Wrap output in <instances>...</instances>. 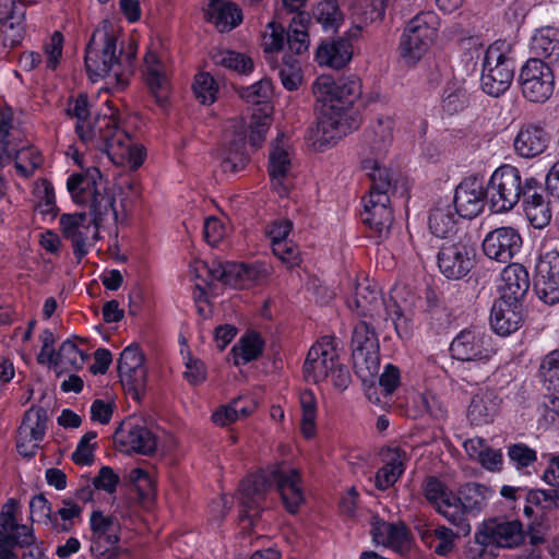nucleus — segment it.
Instances as JSON below:
<instances>
[{
  "instance_id": "f257e3e1",
  "label": "nucleus",
  "mask_w": 559,
  "mask_h": 559,
  "mask_svg": "<svg viewBox=\"0 0 559 559\" xmlns=\"http://www.w3.org/2000/svg\"><path fill=\"white\" fill-rule=\"evenodd\" d=\"M67 189L76 204L88 207V214H62L59 219L63 237L71 240L73 253L81 260L87 253L86 240L91 225L94 226V236L97 237L98 229L109 216L117 219L116 198L96 167L72 174L67 180Z\"/></svg>"
},
{
  "instance_id": "f03ea898",
  "label": "nucleus",
  "mask_w": 559,
  "mask_h": 559,
  "mask_svg": "<svg viewBox=\"0 0 559 559\" xmlns=\"http://www.w3.org/2000/svg\"><path fill=\"white\" fill-rule=\"evenodd\" d=\"M275 484L283 502L290 513H296L304 502L300 476L297 469L281 463L270 471L252 474L243 479L239 488L240 523L243 528L252 527L262 512L266 491Z\"/></svg>"
},
{
  "instance_id": "7ed1b4c3",
  "label": "nucleus",
  "mask_w": 559,
  "mask_h": 559,
  "mask_svg": "<svg viewBox=\"0 0 559 559\" xmlns=\"http://www.w3.org/2000/svg\"><path fill=\"white\" fill-rule=\"evenodd\" d=\"M75 133L88 148L106 153L118 166L138 169L144 162L143 147L134 144L130 135L118 128L112 115L92 117L83 126H75Z\"/></svg>"
},
{
  "instance_id": "20e7f679",
  "label": "nucleus",
  "mask_w": 559,
  "mask_h": 559,
  "mask_svg": "<svg viewBox=\"0 0 559 559\" xmlns=\"http://www.w3.org/2000/svg\"><path fill=\"white\" fill-rule=\"evenodd\" d=\"M117 39L111 23L104 21L94 31L85 48V67L92 81L108 78L124 87L132 74L134 53H128L122 59V48L118 49Z\"/></svg>"
},
{
  "instance_id": "39448f33",
  "label": "nucleus",
  "mask_w": 559,
  "mask_h": 559,
  "mask_svg": "<svg viewBox=\"0 0 559 559\" xmlns=\"http://www.w3.org/2000/svg\"><path fill=\"white\" fill-rule=\"evenodd\" d=\"M362 169L371 181L369 195L364 198L362 222L379 239L385 238L394 217L390 206V192L394 191L393 174L386 167H379L377 160H362Z\"/></svg>"
},
{
  "instance_id": "423d86ee",
  "label": "nucleus",
  "mask_w": 559,
  "mask_h": 559,
  "mask_svg": "<svg viewBox=\"0 0 559 559\" xmlns=\"http://www.w3.org/2000/svg\"><path fill=\"white\" fill-rule=\"evenodd\" d=\"M347 306L357 317L368 319L378 326L391 320L399 335L402 329L407 328L400 306L392 299L386 301L378 285L368 280L357 283L354 295L347 299Z\"/></svg>"
},
{
  "instance_id": "0eeeda50",
  "label": "nucleus",
  "mask_w": 559,
  "mask_h": 559,
  "mask_svg": "<svg viewBox=\"0 0 559 559\" xmlns=\"http://www.w3.org/2000/svg\"><path fill=\"white\" fill-rule=\"evenodd\" d=\"M20 132L12 127L10 109L0 110V165L14 159L16 170L31 177L41 165V155L34 147L20 146Z\"/></svg>"
},
{
  "instance_id": "6e6552de",
  "label": "nucleus",
  "mask_w": 559,
  "mask_h": 559,
  "mask_svg": "<svg viewBox=\"0 0 559 559\" xmlns=\"http://www.w3.org/2000/svg\"><path fill=\"white\" fill-rule=\"evenodd\" d=\"M437 20L433 12H421L407 23L399 45L400 57L406 64H416L428 51L437 34Z\"/></svg>"
},
{
  "instance_id": "1a4fd4ad",
  "label": "nucleus",
  "mask_w": 559,
  "mask_h": 559,
  "mask_svg": "<svg viewBox=\"0 0 559 559\" xmlns=\"http://www.w3.org/2000/svg\"><path fill=\"white\" fill-rule=\"evenodd\" d=\"M502 46L499 43L490 45L483 60L480 86L492 97L504 94L514 78V60L502 51Z\"/></svg>"
},
{
  "instance_id": "9d476101",
  "label": "nucleus",
  "mask_w": 559,
  "mask_h": 559,
  "mask_svg": "<svg viewBox=\"0 0 559 559\" xmlns=\"http://www.w3.org/2000/svg\"><path fill=\"white\" fill-rule=\"evenodd\" d=\"M524 177L519 168L504 164L487 182L490 209L495 213L511 211L519 202Z\"/></svg>"
},
{
  "instance_id": "9b49d317",
  "label": "nucleus",
  "mask_w": 559,
  "mask_h": 559,
  "mask_svg": "<svg viewBox=\"0 0 559 559\" xmlns=\"http://www.w3.org/2000/svg\"><path fill=\"white\" fill-rule=\"evenodd\" d=\"M312 90L317 102L345 112L361 93L360 82L356 78H342L335 81L328 75L319 76Z\"/></svg>"
},
{
  "instance_id": "f8f14e48",
  "label": "nucleus",
  "mask_w": 559,
  "mask_h": 559,
  "mask_svg": "<svg viewBox=\"0 0 559 559\" xmlns=\"http://www.w3.org/2000/svg\"><path fill=\"white\" fill-rule=\"evenodd\" d=\"M519 82L528 102L544 103L554 93L555 75L549 63L539 58L528 59L521 68Z\"/></svg>"
},
{
  "instance_id": "ddd939ff",
  "label": "nucleus",
  "mask_w": 559,
  "mask_h": 559,
  "mask_svg": "<svg viewBox=\"0 0 559 559\" xmlns=\"http://www.w3.org/2000/svg\"><path fill=\"white\" fill-rule=\"evenodd\" d=\"M202 267L212 281L240 289L249 288L266 277L265 270L253 264L213 261L211 264L202 263Z\"/></svg>"
},
{
  "instance_id": "4468645a",
  "label": "nucleus",
  "mask_w": 559,
  "mask_h": 559,
  "mask_svg": "<svg viewBox=\"0 0 559 559\" xmlns=\"http://www.w3.org/2000/svg\"><path fill=\"white\" fill-rule=\"evenodd\" d=\"M120 382L126 392L136 401L141 400L146 388L147 371L144 355L138 345L126 347L118 359Z\"/></svg>"
},
{
  "instance_id": "2eb2a0df",
  "label": "nucleus",
  "mask_w": 559,
  "mask_h": 559,
  "mask_svg": "<svg viewBox=\"0 0 559 559\" xmlns=\"http://www.w3.org/2000/svg\"><path fill=\"white\" fill-rule=\"evenodd\" d=\"M440 272L450 280H460L468 274L475 263V250L464 239L445 242L438 252Z\"/></svg>"
},
{
  "instance_id": "dca6fc26",
  "label": "nucleus",
  "mask_w": 559,
  "mask_h": 559,
  "mask_svg": "<svg viewBox=\"0 0 559 559\" xmlns=\"http://www.w3.org/2000/svg\"><path fill=\"white\" fill-rule=\"evenodd\" d=\"M47 421L44 407H31L24 413L16 435V449L22 456L33 457L36 454L45 438Z\"/></svg>"
},
{
  "instance_id": "f3484780",
  "label": "nucleus",
  "mask_w": 559,
  "mask_h": 559,
  "mask_svg": "<svg viewBox=\"0 0 559 559\" xmlns=\"http://www.w3.org/2000/svg\"><path fill=\"white\" fill-rule=\"evenodd\" d=\"M489 191L483 177L468 176L455 189L453 203L460 217L474 218L481 213Z\"/></svg>"
},
{
  "instance_id": "a211bd4d",
  "label": "nucleus",
  "mask_w": 559,
  "mask_h": 559,
  "mask_svg": "<svg viewBox=\"0 0 559 559\" xmlns=\"http://www.w3.org/2000/svg\"><path fill=\"white\" fill-rule=\"evenodd\" d=\"M379 328L372 321L361 320L356 324L353 331L352 348L353 359L356 367L366 365L367 369L372 373L379 367L378 349L379 341L376 329Z\"/></svg>"
},
{
  "instance_id": "6ab92c4d",
  "label": "nucleus",
  "mask_w": 559,
  "mask_h": 559,
  "mask_svg": "<svg viewBox=\"0 0 559 559\" xmlns=\"http://www.w3.org/2000/svg\"><path fill=\"white\" fill-rule=\"evenodd\" d=\"M534 289L545 304L559 301V252L551 250L542 254L536 263Z\"/></svg>"
},
{
  "instance_id": "aec40b11",
  "label": "nucleus",
  "mask_w": 559,
  "mask_h": 559,
  "mask_svg": "<svg viewBox=\"0 0 559 559\" xmlns=\"http://www.w3.org/2000/svg\"><path fill=\"white\" fill-rule=\"evenodd\" d=\"M450 352L453 358L462 361H481L486 364L493 349L489 346V337L479 330L461 331L451 342Z\"/></svg>"
},
{
  "instance_id": "412c9836",
  "label": "nucleus",
  "mask_w": 559,
  "mask_h": 559,
  "mask_svg": "<svg viewBox=\"0 0 559 559\" xmlns=\"http://www.w3.org/2000/svg\"><path fill=\"white\" fill-rule=\"evenodd\" d=\"M338 360L332 337H322L308 352L304 373L307 381L318 383L326 379Z\"/></svg>"
},
{
  "instance_id": "4be33fe9",
  "label": "nucleus",
  "mask_w": 559,
  "mask_h": 559,
  "mask_svg": "<svg viewBox=\"0 0 559 559\" xmlns=\"http://www.w3.org/2000/svg\"><path fill=\"white\" fill-rule=\"evenodd\" d=\"M25 8L14 0H0V39L4 49L20 46L25 37Z\"/></svg>"
},
{
  "instance_id": "5701e85b",
  "label": "nucleus",
  "mask_w": 559,
  "mask_h": 559,
  "mask_svg": "<svg viewBox=\"0 0 559 559\" xmlns=\"http://www.w3.org/2000/svg\"><path fill=\"white\" fill-rule=\"evenodd\" d=\"M522 237L513 227H499L489 231L483 240L486 257L507 263L520 251Z\"/></svg>"
},
{
  "instance_id": "b1692460",
  "label": "nucleus",
  "mask_w": 559,
  "mask_h": 559,
  "mask_svg": "<svg viewBox=\"0 0 559 559\" xmlns=\"http://www.w3.org/2000/svg\"><path fill=\"white\" fill-rule=\"evenodd\" d=\"M550 134L539 122L521 124L514 140L513 148L522 158H534L542 155L548 147Z\"/></svg>"
},
{
  "instance_id": "393cba45",
  "label": "nucleus",
  "mask_w": 559,
  "mask_h": 559,
  "mask_svg": "<svg viewBox=\"0 0 559 559\" xmlns=\"http://www.w3.org/2000/svg\"><path fill=\"white\" fill-rule=\"evenodd\" d=\"M480 527L484 531L481 539L489 538L497 549L514 548L524 540L523 525L518 520L491 519Z\"/></svg>"
},
{
  "instance_id": "a878e982",
  "label": "nucleus",
  "mask_w": 559,
  "mask_h": 559,
  "mask_svg": "<svg viewBox=\"0 0 559 559\" xmlns=\"http://www.w3.org/2000/svg\"><path fill=\"white\" fill-rule=\"evenodd\" d=\"M233 138L229 139L222 151L221 167L224 173L235 174L245 168L248 163L246 152V127L243 120L231 122Z\"/></svg>"
},
{
  "instance_id": "bb28decb",
  "label": "nucleus",
  "mask_w": 559,
  "mask_h": 559,
  "mask_svg": "<svg viewBox=\"0 0 559 559\" xmlns=\"http://www.w3.org/2000/svg\"><path fill=\"white\" fill-rule=\"evenodd\" d=\"M523 322L521 301L499 298L491 308L490 324L493 331L502 336L519 330Z\"/></svg>"
},
{
  "instance_id": "cd10ccee",
  "label": "nucleus",
  "mask_w": 559,
  "mask_h": 559,
  "mask_svg": "<svg viewBox=\"0 0 559 559\" xmlns=\"http://www.w3.org/2000/svg\"><path fill=\"white\" fill-rule=\"evenodd\" d=\"M115 440L126 452H135L142 455H151L156 451L157 439L145 426L129 424L120 428Z\"/></svg>"
},
{
  "instance_id": "c85d7f7f",
  "label": "nucleus",
  "mask_w": 559,
  "mask_h": 559,
  "mask_svg": "<svg viewBox=\"0 0 559 559\" xmlns=\"http://www.w3.org/2000/svg\"><path fill=\"white\" fill-rule=\"evenodd\" d=\"M91 523V551L105 552L106 546H116L119 542L120 523L111 515H105L102 511H93Z\"/></svg>"
},
{
  "instance_id": "c756f323",
  "label": "nucleus",
  "mask_w": 559,
  "mask_h": 559,
  "mask_svg": "<svg viewBox=\"0 0 559 559\" xmlns=\"http://www.w3.org/2000/svg\"><path fill=\"white\" fill-rule=\"evenodd\" d=\"M348 120L347 112L322 105L318 122V141L321 144H331L342 139L354 128Z\"/></svg>"
},
{
  "instance_id": "7c9ffc66",
  "label": "nucleus",
  "mask_w": 559,
  "mask_h": 559,
  "mask_svg": "<svg viewBox=\"0 0 559 559\" xmlns=\"http://www.w3.org/2000/svg\"><path fill=\"white\" fill-rule=\"evenodd\" d=\"M393 120L389 117L377 119L365 133V142L369 146L370 157L362 160H377L379 167L383 165V158L388 147L393 141Z\"/></svg>"
},
{
  "instance_id": "2f4dec72",
  "label": "nucleus",
  "mask_w": 559,
  "mask_h": 559,
  "mask_svg": "<svg viewBox=\"0 0 559 559\" xmlns=\"http://www.w3.org/2000/svg\"><path fill=\"white\" fill-rule=\"evenodd\" d=\"M530 285L527 270L520 263H510L500 275V298L522 301L528 292Z\"/></svg>"
},
{
  "instance_id": "473e14b6",
  "label": "nucleus",
  "mask_w": 559,
  "mask_h": 559,
  "mask_svg": "<svg viewBox=\"0 0 559 559\" xmlns=\"http://www.w3.org/2000/svg\"><path fill=\"white\" fill-rule=\"evenodd\" d=\"M459 213L448 200L438 201L428 216V226L438 238H451L459 231Z\"/></svg>"
},
{
  "instance_id": "72a5a7b5",
  "label": "nucleus",
  "mask_w": 559,
  "mask_h": 559,
  "mask_svg": "<svg viewBox=\"0 0 559 559\" xmlns=\"http://www.w3.org/2000/svg\"><path fill=\"white\" fill-rule=\"evenodd\" d=\"M145 81L151 94L159 106H165L169 96V81L160 58L154 51H148L144 58Z\"/></svg>"
},
{
  "instance_id": "f704fd0d",
  "label": "nucleus",
  "mask_w": 559,
  "mask_h": 559,
  "mask_svg": "<svg viewBox=\"0 0 559 559\" xmlns=\"http://www.w3.org/2000/svg\"><path fill=\"white\" fill-rule=\"evenodd\" d=\"M290 158L287 150H285L282 139L277 136L275 143L272 144V151L269 158V175L273 186L281 195L286 194L292 185L289 180Z\"/></svg>"
},
{
  "instance_id": "c9c22d12",
  "label": "nucleus",
  "mask_w": 559,
  "mask_h": 559,
  "mask_svg": "<svg viewBox=\"0 0 559 559\" xmlns=\"http://www.w3.org/2000/svg\"><path fill=\"white\" fill-rule=\"evenodd\" d=\"M353 45L349 34L330 41L325 40L317 49V60L334 69L344 68L352 59Z\"/></svg>"
},
{
  "instance_id": "e433bc0d",
  "label": "nucleus",
  "mask_w": 559,
  "mask_h": 559,
  "mask_svg": "<svg viewBox=\"0 0 559 559\" xmlns=\"http://www.w3.org/2000/svg\"><path fill=\"white\" fill-rule=\"evenodd\" d=\"M205 19L221 32H230L242 22L237 4L225 0H212L205 9Z\"/></svg>"
},
{
  "instance_id": "4c0bfd02",
  "label": "nucleus",
  "mask_w": 559,
  "mask_h": 559,
  "mask_svg": "<svg viewBox=\"0 0 559 559\" xmlns=\"http://www.w3.org/2000/svg\"><path fill=\"white\" fill-rule=\"evenodd\" d=\"M531 50L535 58L547 59L549 64L559 61V31L554 27L538 29L532 38Z\"/></svg>"
},
{
  "instance_id": "58836bf2",
  "label": "nucleus",
  "mask_w": 559,
  "mask_h": 559,
  "mask_svg": "<svg viewBox=\"0 0 559 559\" xmlns=\"http://www.w3.org/2000/svg\"><path fill=\"white\" fill-rule=\"evenodd\" d=\"M498 409L499 403L493 392L485 391L473 396L467 409V417L473 425L480 426L492 421Z\"/></svg>"
},
{
  "instance_id": "ea45409f",
  "label": "nucleus",
  "mask_w": 559,
  "mask_h": 559,
  "mask_svg": "<svg viewBox=\"0 0 559 559\" xmlns=\"http://www.w3.org/2000/svg\"><path fill=\"white\" fill-rule=\"evenodd\" d=\"M461 500L453 492L445 500H442L440 506L436 509L449 523L454 525L459 533L468 535L471 533V525L467 520L468 513L463 509Z\"/></svg>"
},
{
  "instance_id": "a19ab883",
  "label": "nucleus",
  "mask_w": 559,
  "mask_h": 559,
  "mask_svg": "<svg viewBox=\"0 0 559 559\" xmlns=\"http://www.w3.org/2000/svg\"><path fill=\"white\" fill-rule=\"evenodd\" d=\"M254 409V404L248 399H234L229 404L218 407L212 415L218 426H227L240 418L248 417Z\"/></svg>"
},
{
  "instance_id": "79ce46f5",
  "label": "nucleus",
  "mask_w": 559,
  "mask_h": 559,
  "mask_svg": "<svg viewBox=\"0 0 559 559\" xmlns=\"http://www.w3.org/2000/svg\"><path fill=\"white\" fill-rule=\"evenodd\" d=\"M310 15L308 13L296 14L290 23L286 34L288 48L295 55H300L308 50L309 35L307 33Z\"/></svg>"
},
{
  "instance_id": "37998d69",
  "label": "nucleus",
  "mask_w": 559,
  "mask_h": 559,
  "mask_svg": "<svg viewBox=\"0 0 559 559\" xmlns=\"http://www.w3.org/2000/svg\"><path fill=\"white\" fill-rule=\"evenodd\" d=\"M312 19L326 33H336L343 24L344 16L337 0H322L312 9Z\"/></svg>"
},
{
  "instance_id": "c03bdc74",
  "label": "nucleus",
  "mask_w": 559,
  "mask_h": 559,
  "mask_svg": "<svg viewBox=\"0 0 559 559\" xmlns=\"http://www.w3.org/2000/svg\"><path fill=\"white\" fill-rule=\"evenodd\" d=\"M263 346L264 342L259 333H247L231 348L235 365H245L258 359L262 355Z\"/></svg>"
},
{
  "instance_id": "a18cd8bd",
  "label": "nucleus",
  "mask_w": 559,
  "mask_h": 559,
  "mask_svg": "<svg viewBox=\"0 0 559 559\" xmlns=\"http://www.w3.org/2000/svg\"><path fill=\"white\" fill-rule=\"evenodd\" d=\"M490 495L491 491L488 487L477 483H467L461 486L456 493L462 502L461 504H463V509L468 514L479 512L486 506Z\"/></svg>"
},
{
  "instance_id": "49530a36",
  "label": "nucleus",
  "mask_w": 559,
  "mask_h": 559,
  "mask_svg": "<svg viewBox=\"0 0 559 559\" xmlns=\"http://www.w3.org/2000/svg\"><path fill=\"white\" fill-rule=\"evenodd\" d=\"M373 540L383 546H402L407 539V528L403 523H377L372 528Z\"/></svg>"
},
{
  "instance_id": "de8ad7c7",
  "label": "nucleus",
  "mask_w": 559,
  "mask_h": 559,
  "mask_svg": "<svg viewBox=\"0 0 559 559\" xmlns=\"http://www.w3.org/2000/svg\"><path fill=\"white\" fill-rule=\"evenodd\" d=\"M86 358V354L78 348L74 342L68 340L61 344L57 352L56 368L60 371L81 369Z\"/></svg>"
},
{
  "instance_id": "09e8293b",
  "label": "nucleus",
  "mask_w": 559,
  "mask_h": 559,
  "mask_svg": "<svg viewBox=\"0 0 559 559\" xmlns=\"http://www.w3.org/2000/svg\"><path fill=\"white\" fill-rule=\"evenodd\" d=\"M277 75L287 91H296L302 83L300 62L292 55H285L282 63L277 66Z\"/></svg>"
},
{
  "instance_id": "8fccbe9b",
  "label": "nucleus",
  "mask_w": 559,
  "mask_h": 559,
  "mask_svg": "<svg viewBox=\"0 0 559 559\" xmlns=\"http://www.w3.org/2000/svg\"><path fill=\"white\" fill-rule=\"evenodd\" d=\"M419 534L426 543L437 539L439 543L435 547V552L439 556L449 555L454 548L455 537L462 535L461 533H454L451 528L443 525L436 527L433 531L428 528L420 530Z\"/></svg>"
},
{
  "instance_id": "3c124183",
  "label": "nucleus",
  "mask_w": 559,
  "mask_h": 559,
  "mask_svg": "<svg viewBox=\"0 0 559 559\" xmlns=\"http://www.w3.org/2000/svg\"><path fill=\"white\" fill-rule=\"evenodd\" d=\"M301 407V432L310 439L316 432V418H317V400L310 390H305L299 395Z\"/></svg>"
},
{
  "instance_id": "603ef678",
  "label": "nucleus",
  "mask_w": 559,
  "mask_h": 559,
  "mask_svg": "<svg viewBox=\"0 0 559 559\" xmlns=\"http://www.w3.org/2000/svg\"><path fill=\"white\" fill-rule=\"evenodd\" d=\"M526 502L534 504L542 512V516L559 510V487L531 489L526 493Z\"/></svg>"
},
{
  "instance_id": "864d4df0",
  "label": "nucleus",
  "mask_w": 559,
  "mask_h": 559,
  "mask_svg": "<svg viewBox=\"0 0 559 559\" xmlns=\"http://www.w3.org/2000/svg\"><path fill=\"white\" fill-rule=\"evenodd\" d=\"M212 60L216 66H222L242 74L249 73L253 69V62L249 57L231 50H218L212 55Z\"/></svg>"
},
{
  "instance_id": "5fc2aeb1",
  "label": "nucleus",
  "mask_w": 559,
  "mask_h": 559,
  "mask_svg": "<svg viewBox=\"0 0 559 559\" xmlns=\"http://www.w3.org/2000/svg\"><path fill=\"white\" fill-rule=\"evenodd\" d=\"M416 406L436 420H442L447 417L448 409L441 397L431 390H426L417 395Z\"/></svg>"
},
{
  "instance_id": "6e6d98bb",
  "label": "nucleus",
  "mask_w": 559,
  "mask_h": 559,
  "mask_svg": "<svg viewBox=\"0 0 559 559\" xmlns=\"http://www.w3.org/2000/svg\"><path fill=\"white\" fill-rule=\"evenodd\" d=\"M235 90L241 99L253 105L266 102L273 93L272 82L267 79H262L249 86H237Z\"/></svg>"
},
{
  "instance_id": "4d7b16f0",
  "label": "nucleus",
  "mask_w": 559,
  "mask_h": 559,
  "mask_svg": "<svg viewBox=\"0 0 559 559\" xmlns=\"http://www.w3.org/2000/svg\"><path fill=\"white\" fill-rule=\"evenodd\" d=\"M540 376L549 391L559 392V350L545 356L540 365Z\"/></svg>"
},
{
  "instance_id": "13d9d810",
  "label": "nucleus",
  "mask_w": 559,
  "mask_h": 559,
  "mask_svg": "<svg viewBox=\"0 0 559 559\" xmlns=\"http://www.w3.org/2000/svg\"><path fill=\"white\" fill-rule=\"evenodd\" d=\"M468 104V94L462 85L451 84L443 93L442 106L449 114L461 111Z\"/></svg>"
},
{
  "instance_id": "bf43d9fd",
  "label": "nucleus",
  "mask_w": 559,
  "mask_h": 559,
  "mask_svg": "<svg viewBox=\"0 0 559 559\" xmlns=\"http://www.w3.org/2000/svg\"><path fill=\"white\" fill-rule=\"evenodd\" d=\"M193 91L200 103L210 105L216 99L217 85L209 73L203 72L195 75Z\"/></svg>"
},
{
  "instance_id": "052dcab7",
  "label": "nucleus",
  "mask_w": 559,
  "mask_h": 559,
  "mask_svg": "<svg viewBox=\"0 0 559 559\" xmlns=\"http://www.w3.org/2000/svg\"><path fill=\"white\" fill-rule=\"evenodd\" d=\"M481 534H484V531L479 527L466 550V557L468 559H496L498 549L493 547L489 538L483 540Z\"/></svg>"
},
{
  "instance_id": "680f3d73",
  "label": "nucleus",
  "mask_w": 559,
  "mask_h": 559,
  "mask_svg": "<svg viewBox=\"0 0 559 559\" xmlns=\"http://www.w3.org/2000/svg\"><path fill=\"white\" fill-rule=\"evenodd\" d=\"M423 492L427 501L436 509L440 506L442 500H445L453 493L444 483L435 476H430L425 479L423 484Z\"/></svg>"
},
{
  "instance_id": "e2e57ef3",
  "label": "nucleus",
  "mask_w": 559,
  "mask_h": 559,
  "mask_svg": "<svg viewBox=\"0 0 559 559\" xmlns=\"http://www.w3.org/2000/svg\"><path fill=\"white\" fill-rule=\"evenodd\" d=\"M523 209L527 219L535 228H544L551 221V210L546 199L531 205H524Z\"/></svg>"
},
{
  "instance_id": "0e129e2a",
  "label": "nucleus",
  "mask_w": 559,
  "mask_h": 559,
  "mask_svg": "<svg viewBox=\"0 0 559 559\" xmlns=\"http://www.w3.org/2000/svg\"><path fill=\"white\" fill-rule=\"evenodd\" d=\"M66 112L70 118L76 120L75 126L86 123L92 119L88 96L85 93H81L75 98H70Z\"/></svg>"
},
{
  "instance_id": "69168bd1",
  "label": "nucleus",
  "mask_w": 559,
  "mask_h": 559,
  "mask_svg": "<svg viewBox=\"0 0 559 559\" xmlns=\"http://www.w3.org/2000/svg\"><path fill=\"white\" fill-rule=\"evenodd\" d=\"M544 199H546L544 185L533 176H525L520 194L522 205H531Z\"/></svg>"
},
{
  "instance_id": "338daca9",
  "label": "nucleus",
  "mask_w": 559,
  "mask_h": 559,
  "mask_svg": "<svg viewBox=\"0 0 559 559\" xmlns=\"http://www.w3.org/2000/svg\"><path fill=\"white\" fill-rule=\"evenodd\" d=\"M33 193L37 200V206L43 214H49L55 210V191L52 185L48 180L43 179L37 182Z\"/></svg>"
},
{
  "instance_id": "774afa93",
  "label": "nucleus",
  "mask_w": 559,
  "mask_h": 559,
  "mask_svg": "<svg viewBox=\"0 0 559 559\" xmlns=\"http://www.w3.org/2000/svg\"><path fill=\"white\" fill-rule=\"evenodd\" d=\"M273 253L289 267L299 265L301 262L300 251L292 241H278L272 247Z\"/></svg>"
}]
</instances>
